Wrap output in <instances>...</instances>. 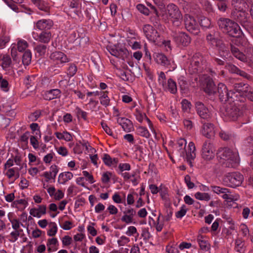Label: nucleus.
Listing matches in <instances>:
<instances>
[{
    "instance_id": "f257e3e1",
    "label": "nucleus",
    "mask_w": 253,
    "mask_h": 253,
    "mask_svg": "<svg viewBox=\"0 0 253 253\" xmlns=\"http://www.w3.org/2000/svg\"><path fill=\"white\" fill-rule=\"evenodd\" d=\"M217 24L223 32L236 38L235 42L236 44L245 46L247 44L248 40L237 23L228 18H220Z\"/></svg>"
},
{
    "instance_id": "f03ea898",
    "label": "nucleus",
    "mask_w": 253,
    "mask_h": 253,
    "mask_svg": "<svg viewBox=\"0 0 253 253\" xmlns=\"http://www.w3.org/2000/svg\"><path fill=\"white\" fill-rule=\"evenodd\" d=\"M217 157L221 160L220 162L225 164L227 167H236L240 162L238 152L227 147L220 148Z\"/></svg>"
},
{
    "instance_id": "7ed1b4c3",
    "label": "nucleus",
    "mask_w": 253,
    "mask_h": 253,
    "mask_svg": "<svg viewBox=\"0 0 253 253\" xmlns=\"http://www.w3.org/2000/svg\"><path fill=\"white\" fill-rule=\"evenodd\" d=\"M206 40L209 45L215 47L219 50L220 56L224 58H228L229 52L222 42L218 37V33L212 31L207 35Z\"/></svg>"
},
{
    "instance_id": "20e7f679",
    "label": "nucleus",
    "mask_w": 253,
    "mask_h": 253,
    "mask_svg": "<svg viewBox=\"0 0 253 253\" xmlns=\"http://www.w3.org/2000/svg\"><path fill=\"white\" fill-rule=\"evenodd\" d=\"M223 117L227 121H235L243 114L242 107L234 103L227 104L222 110Z\"/></svg>"
},
{
    "instance_id": "39448f33",
    "label": "nucleus",
    "mask_w": 253,
    "mask_h": 253,
    "mask_svg": "<svg viewBox=\"0 0 253 253\" xmlns=\"http://www.w3.org/2000/svg\"><path fill=\"white\" fill-rule=\"evenodd\" d=\"M168 20H170L175 27L181 25L182 21V14L179 8L173 3L169 4L166 9L165 15Z\"/></svg>"
},
{
    "instance_id": "423d86ee",
    "label": "nucleus",
    "mask_w": 253,
    "mask_h": 253,
    "mask_svg": "<svg viewBox=\"0 0 253 253\" xmlns=\"http://www.w3.org/2000/svg\"><path fill=\"white\" fill-rule=\"evenodd\" d=\"M188 60V70L191 74L201 73L206 67L203 57L200 53H195Z\"/></svg>"
},
{
    "instance_id": "0eeeda50",
    "label": "nucleus",
    "mask_w": 253,
    "mask_h": 253,
    "mask_svg": "<svg viewBox=\"0 0 253 253\" xmlns=\"http://www.w3.org/2000/svg\"><path fill=\"white\" fill-rule=\"evenodd\" d=\"M244 180L243 175L238 172L227 173L223 178L224 184L228 187L236 188L240 186Z\"/></svg>"
},
{
    "instance_id": "6e6552de",
    "label": "nucleus",
    "mask_w": 253,
    "mask_h": 253,
    "mask_svg": "<svg viewBox=\"0 0 253 253\" xmlns=\"http://www.w3.org/2000/svg\"><path fill=\"white\" fill-rule=\"evenodd\" d=\"M242 46H245V45ZM246 46L247 48L245 50L247 53L246 55L241 52L237 47L233 45H231V52L236 58L242 61L246 62L247 61V58H253V47L249 45L248 42L247 44L245 45V47Z\"/></svg>"
},
{
    "instance_id": "1a4fd4ad",
    "label": "nucleus",
    "mask_w": 253,
    "mask_h": 253,
    "mask_svg": "<svg viewBox=\"0 0 253 253\" xmlns=\"http://www.w3.org/2000/svg\"><path fill=\"white\" fill-rule=\"evenodd\" d=\"M215 147L213 143L210 140L205 141L202 148V158L207 161L211 160L214 157Z\"/></svg>"
},
{
    "instance_id": "9d476101",
    "label": "nucleus",
    "mask_w": 253,
    "mask_h": 253,
    "mask_svg": "<svg viewBox=\"0 0 253 253\" xmlns=\"http://www.w3.org/2000/svg\"><path fill=\"white\" fill-rule=\"evenodd\" d=\"M185 28L188 31L194 35H197L199 32V25L195 19L189 14H186L184 18Z\"/></svg>"
},
{
    "instance_id": "9b49d317",
    "label": "nucleus",
    "mask_w": 253,
    "mask_h": 253,
    "mask_svg": "<svg viewBox=\"0 0 253 253\" xmlns=\"http://www.w3.org/2000/svg\"><path fill=\"white\" fill-rule=\"evenodd\" d=\"M231 17L239 22L243 27L248 25L250 20V17L246 9L239 10L237 11H232Z\"/></svg>"
},
{
    "instance_id": "f8f14e48",
    "label": "nucleus",
    "mask_w": 253,
    "mask_h": 253,
    "mask_svg": "<svg viewBox=\"0 0 253 253\" xmlns=\"http://www.w3.org/2000/svg\"><path fill=\"white\" fill-rule=\"evenodd\" d=\"M217 93L219 98L221 101H225L229 98H234L235 92L233 91L230 90L227 88V86L222 83H219L217 86Z\"/></svg>"
},
{
    "instance_id": "ddd939ff",
    "label": "nucleus",
    "mask_w": 253,
    "mask_h": 253,
    "mask_svg": "<svg viewBox=\"0 0 253 253\" xmlns=\"http://www.w3.org/2000/svg\"><path fill=\"white\" fill-rule=\"evenodd\" d=\"M196 147L193 142H189L188 148L181 151L180 155L183 157H186L187 162L192 166V161L196 158Z\"/></svg>"
},
{
    "instance_id": "4468645a",
    "label": "nucleus",
    "mask_w": 253,
    "mask_h": 253,
    "mask_svg": "<svg viewBox=\"0 0 253 253\" xmlns=\"http://www.w3.org/2000/svg\"><path fill=\"white\" fill-rule=\"evenodd\" d=\"M197 114L201 119L208 120L211 117V114L208 108L201 102L198 101L195 104Z\"/></svg>"
},
{
    "instance_id": "2eb2a0df",
    "label": "nucleus",
    "mask_w": 253,
    "mask_h": 253,
    "mask_svg": "<svg viewBox=\"0 0 253 253\" xmlns=\"http://www.w3.org/2000/svg\"><path fill=\"white\" fill-rule=\"evenodd\" d=\"M154 59L156 63L162 66L170 68L172 70H174L175 68V64H174V61L168 59V58L162 53H156L154 56Z\"/></svg>"
},
{
    "instance_id": "dca6fc26",
    "label": "nucleus",
    "mask_w": 253,
    "mask_h": 253,
    "mask_svg": "<svg viewBox=\"0 0 253 253\" xmlns=\"http://www.w3.org/2000/svg\"><path fill=\"white\" fill-rule=\"evenodd\" d=\"M143 31L147 39L152 42H155L159 37L157 31L149 24L144 25Z\"/></svg>"
},
{
    "instance_id": "f3484780",
    "label": "nucleus",
    "mask_w": 253,
    "mask_h": 253,
    "mask_svg": "<svg viewBox=\"0 0 253 253\" xmlns=\"http://www.w3.org/2000/svg\"><path fill=\"white\" fill-rule=\"evenodd\" d=\"M32 36L35 40L43 43H48L52 38L51 33L49 31H42L39 34L33 32Z\"/></svg>"
},
{
    "instance_id": "a211bd4d",
    "label": "nucleus",
    "mask_w": 253,
    "mask_h": 253,
    "mask_svg": "<svg viewBox=\"0 0 253 253\" xmlns=\"http://www.w3.org/2000/svg\"><path fill=\"white\" fill-rule=\"evenodd\" d=\"M175 42L179 46H187L191 42V38L188 35L184 32H181L173 37Z\"/></svg>"
},
{
    "instance_id": "6ab92c4d",
    "label": "nucleus",
    "mask_w": 253,
    "mask_h": 253,
    "mask_svg": "<svg viewBox=\"0 0 253 253\" xmlns=\"http://www.w3.org/2000/svg\"><path fill=\"white\" fill-rule=\"evenodd\" d=\"M200 133L207 138H211L215 134V129L213 124L204 123L200 129Z\"/></svg>"
},
{
    "instance_id": "aec40b11",
    "label": "nucleus",
    "mask_w": 253,
    "mask_h": 253,
    "mask_svg": "<svg viewBox=\"0 0 253 253\" xmlns=\"http://www.w3.org/2000/svg\"><path fill=\"white\" fill-rule=\"evenodd\" d=\"M50 59L55 64H61L69 61L67 56L62 52L55 51L51 53Z\"/></svg>"
},
{
    "instance_id": "412c9836",
    "label": "nucleus",
    "mask_w": 253,
    "mask_h": 253,
    "mask_svg": "<svg viewBox=\"0 0 253 253\" xmlns=\"http://www.w3.org/2000/svg\"><path fill=\"white\" fill-rule=\"evenodd\" d=\"M234 87L235 90L234 96H237L238 94H236V93H238L241 96L247 97L252 88L248 84H243L242 83L235 84L234 85Z\"/></svg>"
},
{
    "instance_id": "4be33fe9",
    "label": "nucleus",
    "mask_w": 253,
    "mask_h": 253,
    "mask_svg": "<svg viewBox=\"0 0 253 253\" xmlns=\"http://www.w3.org/2000/svg\"><path fill=\"white\" fill-rule=\"evenodd\" d=\"M53 25V21L50 19L39 20L36 23V28L42 31H48Z\"/></svg>"
},
{
    "instance_id": "5701e85b",
    "label": "nucleus",
    "mask_w": 253,
    "mask_h": 253,
    "mask_svg": "<svg viewBox=\"0 0 253 253\" xmlns=\"http://www.w3.org/2000/svg\"><path fill=\"white\" fill-rule=\"evenodd\" d=\"M121 176L125 181L129 180L134 186L137 185L139 182L140 176L135 171H133L132 173L125 172L121 173Z\"/></svg>"
},
{
    "instance_id": "b1692460",
    "label": "nucleus",
    "mask_w": 253,
    "mask_h": 253,
    "mask_svg": "<svg viewBox=\"0 0 253 253\" xmlns=\"http://www.w3.org/2000/svg\"><path fill=\"white\" fill-rule=\"evenodd\" d=\"M162 86L165 91L169 92L171 94H176L177 91L176 83L171 78L169 79Z\"/></svg>"
},
{
    "instance_id": "393cba45",
    "label": "nucleus",
    "mask_w": 253,
    "mask_h": 253,
    "mask_svg": "<svg viewBox=\"0 0 253 253\" xmlns=\"http://www.w3.org/2000/svg\"><path fill=\"white\" fill-rule=\"evenodd\" d=\"M59 169L55 165H51L49 168V170L43 173V176L46 178V181L48 182L51 179H55Z\"/></svg>"
},
{
    "instance_id": "a878e982",
    "label": "nucleus",
    "mask_w": 253,
    "mask_h": 253,
    "mask_svg": "<svg viewBox=\"0 0 253 253\" xmlns=\"http://www.w3.org/2000/svg\"><path fill=\"white\" fill-rule=\"evenodd\" d=\"M117 122L126 132H130L133 128L132 122L127 118H119L117 120Z\"/></svg>"
},
{
    "instance_id": "bb28decb",
    "label": "nucleus",
    "mask_w": 253,
    "mask_h": 253,
    "mask_svg": "<svg viewBox=\"0 0 253 253\" xmlns=\"http://www.w3.org/2000/svg\"><path fill=\"white\" fill-rule=\"evenodd\" d=\"M22 168L13 167L4 169L3 173L8 178H14L15 180L18 178L20 176L19 171Z\"/></svg>"
},
{
    "instance_id": "cd10ccee",
    "label": "nucleus",
    "mask_w": 253,
    "mask_h": 253,
    "mask_svg": "<svg viewBox=\"0 0 253 253\" xmlns=\"http://www.w3.org/2000/svg\"><path fill=\"white\" fill-rule=\"evenodd\" d=\"M247 1L248 0H232V11L246 9L249 7Z\"/></svg>"
},
{
    "instance_id": "c85d7f7f",
    "label": "nucleus",
    "mask_w": 253,
    "mask_h": 253,
    "mask_svg": "<svg viewBox=\"0 0 253 253\" xmlns=\"http://www.w3.org/2000/svg\"><path fill=\"white\" fill-rule=\"evenodd\" d=\"M61 92L59 89H52L45 91L43 95V98L46 100H51L53 99L59 98L61 96Z\"/></svg>"
},
{
    "instance_id": "c756f323",
    "label": "nucleus",
    "mask_w": 253,
    "mask_h": 253,
    "mask_svg": "<svg viewBox=\"0 0 253 253\" xmlns=\"http://www.w3.org/2000/svg\"><path fill=\"white\" fill-rule=\"evenodd\" d=\"M211 188L214 193L217 195L222 194L221 197L223 199L227 200V198H228V194L230 191L229 189L214 185H211Z\"/></svg>"
},
{
    "instance_id": "7c9ffc66",
    "label": "nucleus",
    "mask_w": 253,
    "mask_h": 253,
    "mask_svg": "<svg viewBox=\"0 0 253 253\" xmlns=\"http://www.w3.org/2000/svg\"><path fill=\"white\" fill-rule=\"evenodd\" d=\"M46 207L45 205H39L38 208H32L30 210V214L34 217L40 218L46 213Z\"/></svg>"
},
{
    "instance_id": "2f4dec72",
    "label": "nucleus",
    "mask_w": 253,
    "mask_h": 253,
    "mask_svg": "<svg viewBox=\"0 0 253 253\" xmlns=\"http://www.w3.org/2000/svg\"><path fill=\"white\" fill-rule=\"evenodd\" d=\"M59 243L57 238H52L47 239L46 246L48 253L56 251L58 249Z\"/></svg>"
},
{
    "instance_id": "473e14b6",
    "label": "nucleus",
    "mask_w": 253,
    "mask_h": 253,
    "mask_svg": "<svg viewBox=\"0 0 253 253\" xmlns=\"http://www.w3.org/2000/svg\"><path fill=\"white\" fill-rule=\"evenodd\" d=\"M197 240L202 250L204 251H208L210 250L211 245L208 241L206 240L205 237L199 235L197 237Z\"/></svg>"
},
{
    "instance_id": "72a5a7b5",
    "label": "nucleus",
    "mask_w": 253,
    "mask_h": 253,
    "mask_svg": "<svg viewBox=\"0 0 253 253\" xmlns=\"http://www.w3.org/2000/svg\"><path fill=\"white\" fill-rule=\"evenodd\" d=\"M204 91L209 95L214 94L215 91V84L212 79L207 78L206 80V86L204 87Z\"/></svg>"
},
{
    "instance_id": "f704fd0d",
    "label": "nucleus",
    "mask_w": 253,
    "mask_h": 253,
    "mask_svg": "<svg viewBox=\"0 0 253 253\" xmlns=\"http://www.w3.org/2000/svg\"><path fill=\"white\" fill-rule=\"evenodd\" d=\"M102 159L105 165L109 167H116L119 162L118 158H112L108 154H103Z\"/></svg>"
},
{
    "instance_id": "c9c22d12",
    "label": "nucleus",
    "mask_w": 253,
    "mask_h": 253,
    "mask_svg": "<svg viewBox=\"0 0 253 253\" xmlns=\"http://www.w3.org/2000/svg\"><path fill=\"white\" fill-rule=\"evenodd\" d=\"M73 174L70 171L60 173L58 177V182L61 184H65L67 181L72 179Z\"/></svg>"
},
{
    "instance_id": "e433bc0d",
    "label": "nucleus",
    "mask_w": 253,
    "mask_h": 253,
    "mask_svg": "<svg viewBox=\"0 0 253 253\" xmlns=\"http://www.w3.org/2000/svg\"><path fill=\"white\" fill-rule=\"evenodd\" d=\"M27 201L25 199H19L14 201L11 204L12 208L17 209L18 211H24L28 205Z\"/></svg>"
},
{
    "instance_id": "4c0bfd02",
    "label": "nucleus",
    "mask_w": 253,
    "mask_h": 253,
    "mask_svg": "<svg viewBox=\"0 0 253 253\" xmlns=\"http://www.w3.org/2000/svg\"><path fill=\"white\" fill-rule=\"evenodd\" d=\"M112 200L114 203L117 204H123L125 206L126 204V194L125 193L121 192L120 193L118 192H115L112 196Z\"/></svg>"
},
{
    "instance_id": "58836bf2",
    "label": "nucleus",
    "mask_w": 253,
    "mask_h": 253,
    "mask_svg": "<svg viewBox=\"0 0 253 253\" xmlns=\"http://www.w3.org/2000/svg\"><path fill=\"white\" fill-rule=\"evenodd\" d=\"M108 91H101V96L99 97L100 104L105 107L110 105V99L108 96Z\"/></svg>"
},
{
    "instance_id": "ea45409f",
    "label": "nucleus",
    "mask_w": 253,
    "mask_h": 253,
    "mask_svg": "<svg viewBox=\"0 0 253 253\" xmlns=\"http://www.w3.org/2000/svg\"><path fill=\"white\" fill-rule=\"evenodd\" d=\"M108 51L111 55L118 58L122 57V53L123 52L126 53L127 51L126 49H118L116 46L109 47Z\"/></svg>"
},
{
    "instance_id": "a19ab883",
    "label": "nucleus",
    "mask_w": 253,
    "mask_h": 253,
    "mask_svg": "<svg viewBox=\"0 0 253 253\" xmlns=\"http://www.w3.org/2000/svg\"><path fill=\"white\" fill-rule=\"evenodd\" d=\"M11 63V60L9 55L3 54L0 66H1L3 69H6L10 67Z\"/></svg>"
},
{
    "instance_id": "79ce46f5",
    "label": "nucleus",
    "mask_w": 253,
    "mask_h": 253,
    "mask_svg": "<svg viewBox=\"0 0 253 253\" xmlns=\"http://www.w3.org/2000/svg\"><path fill=\"white\" fill-rule=\"evenodd\" d=\"M136 133L138 135L148 138L151 136L150 133L146 127L139 126L136 128Z\"/></svg>"
},
{
    "instance_id": "37998d69",
    "label": "nucleus",
    "mask_w": 253,
    "mask_h": 253,
    "mask_svg": "<svg viewBox=\"0 0 253 253\" xmlns=\"http://www.w3.org/2000/svg\"><path fill=\"white\" fill-rule=\"evenodd\" d=\"M32 53L29 50H26L22 56V63L25 66L29 65L31 61Z\"/></svg>"
},
{
    "instance_id": "c03bdc74",
    "label": "nucleus",
    "mask_w": 253,
    "mask_h": 253,
    "mask_svg": "<svg viewBox=\"0 0 253 253\" xmlns=\"http://www.w3.org/2000/svg\"><path fill=\"white\" fill-rule=\"evenodd\" d=\"M35 50L39 56H44L47 50V46L45 44H39L35 47Z\"/></svg>"
},
{
    "instance_id": "a18cd8bd",
    "label": "nucleus",
    "mask_w": 253,
    "mask_h": 253,
    "mask_svg": "<svg viewBox=\"0 0 253 253\" xmlns=\"http://www.w3.org/2000/svg\"><path fill=\"white\" fill-rule=\"evenodd\" d=\"M49 230L47 231V234L49 236H54L57 233L58 227L55 222H51L49 224Z\"/></svg>"
},
{
    "instance_id": "49530a36",
    "label": "nucleus",
    "mask_w": 253,
    "mask_h": 253,
    "mask_svg": "<svg viewBox=\"0 0 253 253\" xmlns=\"http://www.w3.org/2000/svg\"><path fill=\"white\" fill-rule=\"evenodd\" d=\"M34 3L38 7L39 9L48 12V7L46 5L45 2L42 0H33Z\"/></svg>"
},
{
    "instance_id": "de8ad7c7",
    "label": "nucleus",
    "mask_w": 253,
    "mask_h": 253,
    "mask_svg": "<svg viewBox=\"0 0 253 253\" xmlns=\"http://www.w3.org/2000/svg\"><path fill=\"white\" fill-rule=\"evenodd\" d=\"M0 88L4 91L7 92L9 89V84L7 80L3 78L2 75H0Z\"/></svg>"
},
{
    "instance_id": "09e8293b",
    "label": "nucleus",
    "mask_w": 253,
    "mask_h": 253,
    "mask_svg": "<svg viewBox=\"0 0 253 253\" xmlns=\"http://www.w3.org/2000/svg\"><path fill=\"white\" fill-rule=\"evenodd\" d=\"M136 119L139 122L142 123L146 117V114L140 111L138 108H136L134 113Z\"/></svg>"
},
{
    "instance_id": "8fccbe9b",
    "label": "nucleus",
    "mask_w": 253,
    "mask_h": 253,
    "mask_svg": "<svg viewBox=\"0 0 253 253\" xmlns=\"http://www.w3.org/2000/svg\"><path fill=\"white\" fill-rule=\"evenodd\" d=\"M38 136L31 135L30 137V142L33 148L37 150L40 148V142L38 139Z\"/></svg>"
},
{
    "instance_id": "3c124183",
    "label": "nucleus",
    "mask_w": 253,
    "mask_h": 253,
    "mask_svg": "<svg viewBox=\"0 0 253 253\" xmlns=\"http://www.w3.org/2000/svg\"><path fill=\"white\" fill-rule=\"evenodd\" d=\"M195 198L199 200L208 201L211 199L210 195L207 193H201L198 192L195 194Z\"/></svg>"
},
{
    "instance_id": "603ef678",
    "label": "nucleus",
    "mask_w": 253,
    "mask_h": 253,
    "mask_svg": "<svg viewBox=\"0 0 253 253\" xmlns=\"http://www.w3.org/2000/svg\"><path fill=\"white\" fill-rule=\"evenodd\" d=\"M28 43L24 40H19L17 42V49L19 52L24 51L28 46Z\"/></svg>"
},
{
    "instance_id": "864d4df0",
    "label": "nucleus",
    "mask_w": 253,
    "mask_h": 253,
    "mask_svg": "<svg viewBox=\"0 0 253 253\" xmlns=\"http://www.w3.org/2000/svg\"><path fill=\"white\" fill-rule=\"evenodd\" d=\"M128 44L133 49H140L141 47V44L139 42L134 41V39L133 38L129 39L128 38L127 40Z\"/></svg>"
},
{
    "instance_id": "5fc2aeb1",
    "label": "nucleus",
    "mask_w": 253,
    "mask_h": 253,
    "mask_svg": "<svg viewBox=\"0 0 253 253\" xmlns=\"http://www.w3.org/2000/svg\"><path fill=\"white\" fill-rule=\"evenodd\" d=\"M14 230V231L11 232L9 235L11 239H9V240L12 243L15 242L17 240L18 237L20 236V232L23 231L22 229Z\"/></svg>"
},
{
    "instance_id": "6e6d98bb",
    "label": "nucleus",
    "mask_w": 253,
    "mask_h": 253,
    "mask_svg": "<svg viewBox=\"0 0 253 253\" xmlns=\"http://www.w3.org/2000/svg\"><path fill=\"white\" fill-rule=\"evenodd\" d=\"M9 220L11 223L12 227L14 230H20L21 229H19L20 225L24 226L23 224L16 218H9Z\"/></svg>"
},
{
    "instance_id": "4d7b16f0",
    "label": "nucleus",
    "mask_w": 253,
    "mask_h": 253,
    "mask_svg": "<svg viewBox=\"0 0 253 253\" xmlns=\"http://www.w3.org/2000/svg\"><path fill=\"white\" fill-rule=\"evenodd\" d=\"M181 104L182 109L184 112H189L191 108V104L190 101L186 99H184L182 100Z\"/></svg>"
},
{
    "instance_id": "13d9d810",
    "label": "nucleus",
    "mask_w": 253,
    "mask_h": 253,
    "mask_svg": "<svg viewBox=\"0 0 253 253\" xmlns=\"http://www.w3.org/2000/svg\"><path fill=\"white\" fill-rule=\"evenodd\" d=\"M131 169L130 165L128 163H120L118 166V173L121 175L125 170H130Z\"/></svg>"
},
{
    "instance_id": "bf43d9fd",
    "label": "nucleus",
    "mask_w": 253,
    "mask_h": 253,
    "mask_svg": "<svg viewBox=\"0 0 253 253\" xmlns=\"http://www.w3.org/2000/svg\"><path fill=\"white\" fill-rule=\"evenodd\" d=\"M10 41V37L7 35H3L0 37V49L3 48L6 43Z\"/></svg>"
},
{
    "instance_id": "052dcab7",
    "label": "nucleus",
    "mask_w": 253,
    "mask_h": 253,
    "mask_svg": "<svg viewBox=\"0 0 253 253\" xmlns=\"http://www.w3.org/2000/svg\"><path fill=\"white\" fill-rule=\"evenodd\" d=\"M42 112L41 110H37L31 113L28 117L29 120L32 122L37 121L41 116Z\"/></svg>"
},
{
    "instance_id": "680f3d73",
    "label": "nucleus",
    "mask_w": 253,
    "mask_h": 253,
    "mask_svg": "<svg viewBox=\"0 0 253 253\" xmlns=\"http://www.w3.org/2000/svg\"><path fill=\"white\" fill-rule=\"evenodd\" d=\"M201 3L204 9L208 12L212 11V5L208 0H201Z\"/></svg>"
},
{
    "instance_id": "e2e57ef3",
    "label": "nucleus",
    "mask_w": 253,
    "mask_h": 253,
    "mask_svg": "<svg viewBox=\"0 0 253 253\" xmlns=\"http://www.w3.org/2000/svg\"><path fill=\"white\" fill-rule=\"evenodd\" d=\"M77 71V67L74 64H71L68 69V75L69 76H74Z\"/></svg>"
},
{
    "instance_id": "0e129e2a",
    "label": "nucleus",
    "mask_w": 253,
    "mask_h": 253,
    "mask_svg": "<svg viewBox=\"0 0 253 253\" xmlns=\"http://www.w3.org/2000/svg\"><path fill=\"white\" fill-rule=\"evenodd\" d=\"M30 132L28 131L24 133L20 137V140L21 142L24 143L26 146L27 147L28 143V140L30 137Z\"/></svg>"
},
{
    "instance_id": "69168bd1",
    "label": "nucleus",
    "mask_w": 253,
    "mask_h": 253,
    "mask_svg": "<svg viewBox=\"0 0 253 253\" xmlns=\"http://www.w3.org/2000/svg\"><path fill=\"white\" fill-rule=\"evenodd\" d=\"M30 127L33 132L37 131L36 132V135H39V137H41V132L39 125L37 123H32L30 125Z\"/></svg>"
},
{
    "instance_id": "338daca9",
    "label": "nucleus",
    "mask_w": 253,
    "mask_h": 253,
    "mask_svg": "<svg viewBox=\"0 0 253 253\" xmlns=\"http://www.w3.org/2000/svg\"><path fill=\"white\" fill-rule=\"evenodd\" d=\"M187 211V209H186V206L185 205H183L180 208V210L176 213L175 216L178 218H181L186 214Z\"/></svg>"
},
{
    "instance_id": "774afa93",
    "label": "nucleus",
    "mask_w": 253,
    "mask_h": 253,
    "mask_svg": "<svg viewBox=\"0 0 253 253\" xmlns=\"http://www.w3.org/2000/svg\"><path fill=\"white\" fill-rule=\"evenodd\" d=\"M239 229L244 237H247L249 234V229L245 224H241L240 225Z\"/></svg>"
}]
</instances>
